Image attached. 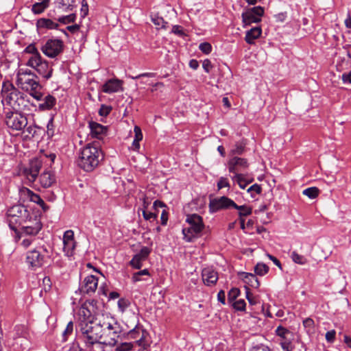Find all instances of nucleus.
Listing matches in <instances>:
<instances>
[{
  "instance_id": "28",
  "label": "nucleus",
  "mask_w": 351,
  "mask_h": 351,
  "mask_svg": "<svg viewBox=\"0 0 351 351\" xmlns=\"http://www.w3.org/2000/svg\"><path fill=\"white\" fill-rule=\"evenodd\" d=\"M262 33L261 27H254L246 32L245 40L249 44H252L254 39L258 38Z\"/></svg>"
},
{
  "instance_id": "57",
  "label": "nucleus",
  "mask_w": 351,
  "mask_h": 351,
  "mask_svg": "<svg viewBox=\"0 0 351 351\" xmlns=\"http://www.w3.org/2000/svg\"><path fill=\"white\" fill-rule=\"evenodd\" d=\"M336 332L334 330H329L326 333V339L328 342L332 343L335 339Z\"/></svg>"
},
{
  "instance_id": "21",
  "label": "nucleus",
  "mask_w": 351,
  "mask_h": 351,
  "mask_svg": "<svg viewBox=\"0 0 351 351\" xmlns=\"http://www.w3.org/2000/svg\"><path fill=\"white\" fill-rule=\"evenodd\" d=\"M89 127L92 136L98 139H101L107 133L108 128L106 126L95 121H90Z\"/></svg>"
},
{
  "instance_id": "7",
  "label": "nucleus",
  "mask_w": 351,
  "mask_h": 351,
  "mask_svg": "<svg viewBox=\"0 0 351 351\" xmlns=\"http://www.w3.org/2000/svg\"><path fill=\"white\" fill-rule=\"evenodd\" d=\"M5 123L12 130L21 131L27 126V119L21 113L8 112L5 115Z\"/></svg>"
},
{
  "instance_id": "54",
  "label": "nucleus",
  "mask_w": 351,
  "mask_h": 351,
  "mask_svg": "<svg viewBox=\"0 0 351 351\" xmlns=\"http://www.w3.org/2000/svg\"><path fill=\"white\" fill-rule=\"evenodd\" d=\"M245 149V145L242 143H237L234 148L232 150V152L235 154H241Z\"/></svg>"
},
{
  "instance_id": "51",
  "label": "nucleus",
  "mask_w": 351,
  "mask_h": 351,
  "mask_svg": "<svg viewBox=\"0 0 351 351\" xmlns=\"http://www.w3.org/2000/svg\"><path fill=\"white\" fill-rule=\"evenodd\" d=\"M262 191V187L261 185L254 184L251 186L248 189L247 192L251 193V195L253 196V193H256L257 194H261Z\"/></svg>"
},
{
  "instance_id": "3",
  "label": "nucleus",
  "mask_w": 351,
  "mask_h": 351,
  "mask_svg": "<svg viewBox=\"0 0 351 351\" xmlns=\"http://www.w3.org/2000/svg\"><path fill=\"white\" fill-rule=\"evenodd\" d=\"M102 324L103 334L99 346H114L121 335L119 324L112 317H106L103 318Z\"/></svg>"
},
{
  "instance_id": "60",
  "label": "nucleus",
  "mask_w": 351,
  "mask_h": 351,
  "mask_svg": "<svg viewBox=\"0 0 351 351\" xmlns=\"http://www.w3.org/2000/svg\"><path fill=\"white\" fill-rule=\"evenodd\" d=\"M256 275L262 276L263 275V263H258L254 267Z\"/></svg>"
},
{
  "instance_id": "20",
  "label": "nucleus",
  "mask_w": 351,
  "mask_h": 351,
  "mask_svg": "<svg viewBox=\"0 0 351 351\" xmlns=\"http://www.w3.org/2000/svg\"><path fill=\"white\" fill-rule=\"evenodd\" d=\"M27 263L32 267H40L44 263V256L36 250L27 253Z\"/></svg>"
},
{
  "instance_id": "37",
  "label": "nucleus",
  "mask_w": 351,
  "mask_h": 351,
  "mask_svg": "<svg viewBox=\"0 0 351 351\" xmlns=\"http://www.w3.org/2000/svg\"><path fill=\"white\" fill-rule=\"evenodd\" d=\"M75 0H60V8L62 10L71 11L76 6Z\"/></svg>"
},
{
  "instance_id": "49",
  "label": "nucleus",
  "mask_w": 351,
  "mask_h": 351,
  "mask_svg": "<svg viewBox=\"0 0 351 351\" xmlns=\"http://www.w3.org/2000/svg\"><path fill=\"white\" fill-rule=\"evenodd\" d=\"M130 304L129 300L125 298H121L118 301V306L122 312H123L130 306Z\"/></svg>"
},
{
  "instance_id": "39",
  "label": "nucleus",
  "mask_w": 351,
  "mask_h": 351,
  "mask_svg": "<svg viewBox=\"0 0 351 351\" xmlns=\"http://www.w3.org/2000/svg\"><path fill=\"white\" fill-rule=\"evenodd\" d=\"M63 250L68 256H72L75 247V241L63 242Z\"/></svg>"
},
{
  "instance_id": "47",
  "label": "nucleus",
  "mask_w": 351,
  "mask_h": 351,
  "mask_svg": "<svg viewBox=\"0 0 351 351\" xmlns=\"http://www.w3.org/2000/svg\"><path fill=\"white\" fill-rule=\"evenodd\" d=\"M199 49L204 54H209L212 51V46L209 43L204 42L199 45Z\"/></svg>"
},
{
  "instance_id": "25",
  "label": "nucleus",
  "mask_w": 351,
  "mask_h": 351,
  "mask_svg": "<svg viewBox=\"0 0 351 351\" xmlns=\"http://www.w3.org/2000/svg\"><path fill=\"white\" fill-rule=\"evenodd\" d=\"M39 181L43 188H49L56 183V177L51 172L45 171L40 176Z\"/></svg>"
},
{
  "instance_id": "5",
  "label": "nucleus",
  "mask_w": 351,
  "mask_h": 351,
  "mask_svg": "<svg viewBox=\"0 0 351 351\" xmlns=\"http://www.w3.org/2000/svg\"><path fill=\"white\" fill-rule=\"evenodd\" d=\"M186 221L189 223L188 228H183L184 239L191 242L194 238L199 237L204 228L202 217L197 214H191L186 216Z\"/></svg>"
},
{
  "instance_id": "30",
  "label": "nucleus",
  "mask_w": 351,
  "mask_h": 351,
  "mask_svg": "<svg viewBox=\"0 0 351 351\" xmlns=\"http://www.w3.org/2000/svg\"><path fill=\"white\" fill-rule=\"evenodd\" d=\"M17 88L13 85L12 82L10 81H5L3 82L2 89H1V95L3 99H5L6 95H10L9 93L14 92Z\"/></svg>"
},
{
  "instance_id": "58",
  "label": "nucleus",
  "mask_w": 351,
  "mask_h": 351,
  "mask_svg": "<svg viewBox=\"0 0 351 351\" xmlns=\"http://www.w3.org/2000/svg\"><path fill=\"white\" fill-rule=\"evenodd\" d=\"M228 181L226 178L221 177L217 183L218 189H221L223 187L229 186Z\"/></svg>"
},
{
  "instance_id": "9",
  "label": "nucleus",
  "mask_w": 351,
  "mask_h": 351,
  "mask_svg": "<svg viewBox=\"0 0 351 351\" xmlns=\"http://www.w3.org/2000/svg\"><path fill=\"white\" fill-rule=\"evenodd\" d=\"M147 332L142 328L136 326L126 334L128 339L131 340L134 346H138L143 349H146L149 345L146 340Z\"/></svg>"
},
{
  "instance_id": "45",
  "label": "nucleus",
  "mask_w": 351,
  "mask_h": 351,
  "mask_svg": "<svg viewBox=\"0 0 351 351\" xmlns=\"http://www.w3.org/2000/svg\"><path fill=\"white\" fill-rule=\"evenodd\" d=\"M73 331V323L71 321L67 324V326L62 333L63 341H66L67 340V336L71 335Z\"/></svg>"
},
{
  "instance_id": "53",
  "label": "nucleus",
  "mask_w": 351,
  "mask_h": 351,
  "mask_svg": "<svg viewBox=\"0 0 351 351\" xmlns=\"http://www.w3.org/2000/svg\"><path fill=\"white\" fill-rule=\"evenodd\" d=\"M134 132L135 134L134 140H136V142L141 141L143 139V134L141 128L137 125H135L134 128Z\"/></svg>"
},
{
  "instance_id": "55",
  "label": "nucleus",
  "mask_w": 351,
  "mask_h": 351,
  "mask_svg": "<svg viewBox=\"0 0 351 351\" xmlns=\"http://www.w3.org/2000/svg\"><path fill=\"white\" fill-rule=\"evenodd\" d=\"M39 88H35L34 90H29V94L32 97L38 101H40L43 97V93L38 90Z\"/></svg>"
},
{
  "instance_id": "22",
  "label": "nucleus",
  "mask_w": 351,
  "mask_h": 351,
  "mask_svg": "<svg viewBox=\"0 0 351 351\" xmlns=\"http://www.w3.org/2000/svg\"><path fill=\"white\" fill-rule=\"evenodd\" d=\"M122 81L118 79L108 80L102 86V90L106 93H115L121 88Z\"/></svg>"
},
{
  "instance_id": "32",
  "label": "nucleus",
  "mask_w": 351,
  "mask_h": 351,
  "mask_svg": "<svg viewBox=\"0 0 351 351\" xmlns=\"http://www.w3.org/2000/svg\"><path fill=\"white\" fill-rule=\"evenodd\" d=\"M27 193L32 202L36 203L38 205L42 206L43 208H45L46 204L39 195L34 193L29 189H27Z\"/></svg>"
},
{
  "instance_id": "13",
  "label": "nucleus",
  "mask_w": 351,
  "mask_h": 351,
  "mask_svg": "<svg viewBox=\"0 0 351 351\" xmlns=\"http://www.w3.org/2000/svg\"><path fill=\"white\" fill-rule=\"evenodd\" d=\"M42 167V162L38 158H34L29 161L28 167H24L22 170V175L29 182H34L38 177Z\"/></svg>"
},
{
  "instance_id": "4",
  "label": "nucleus",
  "mask_w": 351,
  "mask_h": 351,
  "mask_svg": "<svg viewBox=\"0 0 351 351\" xmlns=\"http://www.w3.org/2000/svg\"><path fill=\"white\" fill-rule=\"evenodd\" d=\"M29 211L22 204L14 205L7 211V220L9 227L14 230L16 234H19L18 227L24 224L27 217H29ZM18 239L20 238L17 235Z\"/></svg>"
},
{
  "instance_id": "42",
  "label": "nucleus",
  "mask_w": 351,
  "mask_h": 351,
  "mask_svg": "<svg viewBox=\"0 0 351 351\" xmlns=\"http://www.w3.org/2000/svg\"><path fill=\"white\" fill-rule=\"evenodd\" d=\"M240 290L238 288H232L228 293V300L230 303L233 302L239 295Z\"/></svg>"
},
{
  "instance_id": "12",
  "label": "nucleus",
  "mask_w": 351,
  "mask_h": 351,
  "mask_svg": "<svg viewBox=\"0 0 351 351\" xmlns=\"http://www.w3.org/2000/svg\"><path fill=\"white\" fill-rule=\"evenodd\" d=\"M235 206V202L226 196L214 198L210 200L209 210L210 213H216L220 210L229 209Z\"/></svg>"
},
{
  "instance_id": "41",
  "label": "nucleus",
  "mask_w": 351,
  "mask_h": 351,
  "mask_svg": "<svg viewBox=\"0 0 351 351\" xmlns=\"http://www.w3.org/2000/svg\"><path fill=\"white\" fill-rule=\"evenodd\" d=\"M133 348L132 342H122L116 348L114 351H130Z\"/></svg>"
},
{
  "instance_id": "6",
  "label": "nucleus",
  "mask_w": 351,
  "mask_h": 351,
  "mask_svg": "<svg viewBox=\"0 0 351 351\" xmlns=\"http://www.w3.org/2000/svg\"><path fill=\"white\" fill-rule=\"evenodd\" d=\"M18 84L21 88L25 91L34 90L35 88H41L37 76L31 72V71H25L18 73L17 78Z\"/></svg>"
},
{
  "instance_id": "33",
  "label": "nucleus",
  "mask_w": 351,
  "mask_h": 351,
  "mask_svg": "<svg viewBox=\"0 0 351 351\" xmlns=\"http://www.w3.org/2000/svg\"><path fill=\"white\" fill-rule=\"evenodd\" d=\"M24 52L31 53L33 55L29 59H37L38 57H41V55L37 49L34 43L29 44L25 49Z\"/></svg>"
},
{
  "instance_id": "56",
  "label": "nucleus",
  "mask_w": 351,
  "mask_h": 351,
  "mask_svg": "<svg viewBox=\"0 0 351 351\" xmlns=\"http://www.w3.org/2000/svg\"><path fill=\"white\" fill-rule=\"evenodd\" d=\"M143 216L145 220H149L151 219H156L158 217V214L156 213L147 212L146 210H143Z\"/></svg>"
},
{
  "instance_id": "16",
  "label": "nucleus",
  "mask_w": 351,
  "mask_h": 351,
  "mask_svg": "<svg viewBox=\"0 0 351 351\" xmlns=\"http://www.w3.org/2000/svg\"><path fill=\"white\" fill-rule=\"evenodd\" d=\"M36 106L31 103L27 96L23 94L20 96L19 100L18 101L17 105L15 106L14 111L19 113L30 114L32 112L35 110Z\"/></svg>"
},
{
  "instance_id": "52",
  "label": "nucleus",
  "mask_w": 351,
  "mask_h": 351,
  "mask_svg": "<svg viewBox=\"0 0 351 351\" xmlns=\"http://www.w3.org/2000/svg\"><path fill=\"white\" fill-rule=\"evenodd\" d=\"M54 128L53 119L51 118L47 125V135L50 137L53 136L54 134V128Z\"/></svg>"
},
{
  "instance_id": "23",
  "label": "nucleus",
  "mask_w": 351,
  "mask_h": 351,
  "mask_svg": "<svg viewBox=\"0 0 351 351\" xmlns=\"http://www.w3.org/2000/svg\"><path fill=\"white\" fill-rule=\"evenodd\" d=\"M239 275L244 282L249 287L258 288L260 286V282L258 279L257 275L245 272L239 273Z\"/></svg>"
},
{
  "instance_id": "64",
  "label": "nucleus",
  "mask_w": 351,
  "mask_h": 351,
  "mask_svg": "<svg viewBox=\"0 0 351 351\" xmlns=\"http://www.w3.org/2000/svg\"><path fill=\"white\" fill-rule=\"evenodd\" d=\"M292 258L293 260V261L296 263H299V264H303L304 262L302 261L303 260V256L298 254L297 253L295 252H293V254H292Z\"/></svg>"
},
{
  "instance_id": "15",
  "label": "nucleus",
  "mask_w": 351,
  "mask_h": 351,
  "mask_svg": "<svg viewBox=\"0 0 351 351\" xmlns=\"http://www.w3.org/2000/svg\"><path fill=\"white\" fill-rule=\"evenodd\" d=\"M276 333L282 339L280 342L282 350L284 351H292L293 349V346L292 345V340L293 338V333L281 326L277 328Z\"/></svg>"
},
{
  "instance_id": "2",
  "label": "nucleus",
  "mask_w": 351,
  "mask_h": 351,
  "mask_svg": "<svg viewBox=\"0 0 351 351\" xmlns=\"http://www.w3.org/2000/svg\"><path fill=\"white\" fill-rule=\"evenodd\" d=\"M104 158L103 153L97 142L88 143L80 152L78 166L85 171H93Z\"/></svg>"
},
{
  "instance_id": "1",
  "label": "nucleus",
  "mask_w": 351,
  "mask_h": 351,
  "mask_svg": "<svg viewBox=\"0 0 351 351\" xmlns=\"http://www.w3.org/2000/svg\"><path fill=\"white\" fill-rule=\"evenodd\" d=\"M97 315L98 302L93 299L86 300L77 313V335L90 350L99 346L103 334V319Z\"/></svg>"
},
{
  "instance_id": "35",
  "label": "nucleus",
  "mask_w": 351,
  "mask_h": 351,
  "mask_svg": "<svg viewBox=\"0 0 351 351\" xmlns=\"http://www.w3.org/2000/svg\"><path fill=\"white\" fill-rule=\"evenodd\" d=\"M233 180L238 183L240 188L244 189L246 186L252 182V180L246 181L245 176L242 173H237L233 178Z\"/></svg>"
},
{
  "instance_id": "43",
  "label": "nucleus",
  "mask_w": 351,
  "mask_h": 351,
  "mask_svg": "<svg viewBox=\"0 0 351 351\" xmlns=\"http://www.w3.org/2000/svg\"><path fill=\"white\" fill-rule=\"evenodd\" d=\"M40 129V128L36 127L35 125H29L28 126L25 130L23 131V132H27V134H25V137L26 138H32L35 136L36 134V130Z\"/></svg>"
},
{
  "instance_id": "36",
  "label": "nucleus",
  "mask_w": 351,
  "mask_h": 351,
  "mask_svg": "<svg viewBox=\"0 0 351 351\" xmlns=\"http://www.w3.org/2000/svg\"><path fill=\"white\" fill-rule=\"evenodd\" d=\"M319 193V190L317 187H309L304 189L302 192V194L307 196L311 199H314L318 196Z\"/></svg>"
},
{
  "instance_id": "14",
  "label": "nucleus",
  "mask_w": 351,
  "mask_h": 351,
  "mask_svg": "<svg viewBox=\"0 0 351 351\" xmlns=\"http://www.w3.org/2000/svg\"><path fill=\"white\" fill-rule=\"evenodd\" d=\"M263 15V8L256 6L250 8L242 14V20L245 25H250L252 23H257L261 21Z\"/></svg>"
},
{
  "instance_id": "38",
  "label": "nucleus",
  "mask_w": 351,
  "mask_h": 351,
  "mask_svg": "<svg viewBox=\"0 0 351 351\" xmlns=\"http://www.w3.org/2000/svg\"><path fill=\"white\" fill-rule=\"evenodd\" d=\"M152 22L154 23L156 26H157V28H167V25L168 23L165 21L162 17L159 16L158 15H155L154 17L152 18Z\"/></svg>"
},
{
  "instance_id": "18",
  "label": "nucleus",
  "mask_w": 351,
  "mask_h": 351,
  "mask_svg": "<svg viewBox=\"0 0 351 351\" xmlns=\"http://www.w3.org/2000/svg\"><path fill=\"white\" fill-rule=\"evenodd\" d=\"M150 253L151 249L149 247L146 246L143 247L139 253L135 254L130 261V265L134 269H141L143 266V262L147 258Z\"/></svg>"
},
{
  "instance_id": "34",
  "label": "nucleus",
  "mask_w": 351,
  "mask_h": 351,
  "mask_svg": "<svg viewBox=\"0 0 351 351\" xmlns=\"http://www.w3.org/2000/svg\"><path fill=\"white\" fill-rule=\"evenodd\" d=\"M233 208L239 210V217H246L252 213V208L245 205L238 206L235 204V206H233Z\"/></svg>"
},
{
  "instance_id": "17",
  "label": "nucleus",
  "mask_w": 351,
  "mask_h": 351,
  "mask_svg": "<svg viewBox=\"0 0 351 351\" xmlns=\"http://www.w3.org/2000/svg\"><path fill=\"white\" fill-rule=\"evenodd\" d=\"M248 167V162L245 158L233 157L228 161V169L230 172L240 173Z\"/></svg>"
},
{
  "instance_id": "44",
  "label": "nucleus",
  "mask_w": 351,
  "mask_h": 351,
  "mask_svg": "<svg viewBox=\"0 0 351 351\" xmlns=\"http://www.w3.org/2000/svg\"><path fill=\"white\" fill-rule=\"evenodd\" d=\"M76 16L75 14H71L66 16H62L58 19V21L64 24L73 23L75 21Z\"/></svg>"
},
{
  "instance_id": "46",
  "label": "nucleus",
  "mask_w": 351,
  "mask_h": 351,
  "mask_svg": "<svg viewBox=\"0 0 351 351\" xmlns=\"http://www.w3.org/2000/svg\"><path fill=\"white\" fill-rule=\"evenodd\" d=\"M246 303L244 300L240 299L232 302V306L237 311H245Z\"/></svg>"
},
{
  "instance_id": "19",
  "label": "nucleus",
  "mask_w": 351,
  "mask_h": 351,
  "mask_svg": "<svg viewBox=\"0 0 351 351\" xmlns=\"http://www.w3.org/2000/svg\"><path fill=\"white\" fill-rule=\"evenodd\" d=\"M202 278L205 285L213 287L218 280V272L212 267H206L202 269Z\"/></svg>"
},
{
  "instance_id": "31",
  "label": "nucleus",
  "mask_w": 351,
  "mask_h": 351,
  "mask_svg": "<svg viewBox=\"0 0 351 351\" xmlns=\"http://www.w3.org/2000/svg\"><path fill=\"white\" fill-rule=\"evenodd\" d=\"M49 5V0H43L40 3H36L32 5V10L34 14L42 13Z\"/></svg>"
},
{
  "instance_id": "27",
  "label": "nucleus",
  "mask_w": 351,
  "mask_h": 351,
  "mask_svg": "<svg viewBox=\"0 0 351 351\" xmlns=\"http://www.w3.org/2000/svg\"><path fill=\"white\" fill-rule=\"evenodd\" d=\"M9 94L10 95H6V97L4 99V100L8 105H9L13 110H14L15 106L17 105L20 96H22L23 93L16 89L14 92Z\"/></svg>"
},
{
  "instance_id": "59",
  "label": "nucleus",
  "mask_w": 351,
  "mask_h": 351,
  "mask_svg": "<svg viewBox=\"0 0 351 351\" xmlns=\"http://www.w3.org/2000/svg\"><path fill=\"white\" fill-rule=\"evenodd\" d=\"M43 283L44 285V289L45 291L50 290L51 287V280L49 277H47V276L45 277L43 279Z\"/></svg>"
},
{
  "instance_id": "61",
  "label": "nucleus",
  "mask_w": 351,
  "mask_h": 351,
  "mask_svg": "<svg viewBox=\"0 0 351 351\" xmlns=\"http://www.w3.org/2000/svg\"><path fill=\"white\" fill-rule=\"evenodd\" d=\"M202 66L206 73H209L210 69L213 67L211 62L208 59H206L204 60V62L202 63Z\"/></svg>"
},
{
  "instance_id": "63",
  "label": "nucleus",
  "mask_w": 351,
  "mask_h": 351,
  "mask_svg": "<svg viewBox=\"0 0 351 351\" xmlns=\"http://www.w3.org/2000/svg\"><path fill=\"white\" fill-rule=\"evenodd\" d=\"M69 351H84L83 348H82L78 342H73L69 348Z\"/></svg>"
},
{
  "instance_id": "24",
  "label": "nucleus",
  "mask_w": 351,
  "mask_h": 351,
  "mask_svg": "<svg viewBox=\"0 0 351 351\" xmlns=\"http://www.w3.org/2000/svg\"><path fill=\"white\" fill-rule=\"evenodd\" d=\"M36 26L38 30L55 29H58L59 24L50 19L40 18L37 20Z\"/></svg>"
},
{
  "instance_id": "50",
  "label": "nucleus",
  "mask_w": 351,
  "mask_h": 351,
  "mask_svg": "<svg viewBox=\"0 0 351 351\" xmlns=\"http://www.w3.org/2000/svg\"><path fill=\"white\" fill-rule=\"evenodd\" d=\"M75 241L74 233L72 230H66L63 236V242Z\"/></svg>"
},
{
  "instance_id": "8",
  "label": "nucleus",
  "mask_w": 351,
  "mask_h": 351,
  "mask_svg": "<svg viewBox=\"0 0 351 351\" xmlns=\"http://www.w3.org/2000/svg\"><path fill=\"white\" fill-rule=\"evenodd\" d=\"M64 43L60 39H48L41 47L42 52L49 58H54L62 53Z\"/></svg>"
},
{
  "instance_id": "62",
  "label": "nucleus",
  "mask_w": 351,
  "mask_h": 351,
  "mask_svg": "<svg viewBox=\"0 0 351 351\" xmlns=\"http://www.w3.org/2000/svg\"><path fill=\"white\" fill-rule=\"evenodd\" d=\"M172 32L179 36H183L184 34L182 27L180 25H173Z\"/></svg>"
},
{
  "instance_id": "10",
  "label": "nucleus",
  "mask_w": 351,
  "mask_h": 351,
  "mask_svg": "<svg viewBox=\"0 0 351 351\" xmlns=\"http://www.w3.org/2000/svg\"><path fill=\"white\" fill-rule=\"evenodd\" d=\"M27 65L34 68L45 80L49 79L52 75L53 68L49 66L48 62L43 60L42 57H38L37 59H29Z\"/></svg>"
},
{
  "instance_id": "11",
  "label": "nucleus",
  "mask_w": 351,
  "mask_h": 351,
  "mask_svg": "<svg viewBox=\"0 0 351 351\" xmlns=\"http://www.w3.org/2000/svg\"><path fill=\"white\" fill-rule=\"evenodd\" d=\"M23 232L27 235H36L42 229L43 225L40 217L30 215L25 220L24 224H21Z\"/></svg>"
},
{
  "instance_id": "48",
  "label": "nucleus",
  "mask_w": 351,
  "mask_h": 351,
  "mask_svg": "<svg viewBox=\"0 0 351 351\" xmlns=\"http://www.w3.org/2000/svg\"><path fill=\"white\" fill-rule=\"evenodd\" d=\"M112 109L111 106L102 104L99 110V114L100 116L106 117L110 113Z\"/></svg>"
},
{
  "instance_id": "26",
  "label": "nucleus",
  "mask_w": 351,
  "mask_h": 351,
  "mask_svg": "<svg viewBox=\"0 0 351 351\" xmlns=\"http://www.w3.org/2000/svg\"><path fill=\"white\" fill-rule=\"evenodd\" d=\"M98 279L93 275H90L84 279V291L86 293H93L97 287Z\"/></svg>"
},
{
  "instance_id": "40",
  "label": "nucleus",
  "mask_w": 351,
  "mask_h": 351,
  "mask_svg": "<svg viewBox=\"0 0 351 351\" xmlns=\"http://www.w3.org/2000/svg\"><path fill=\"white\" fill-rule=\"evenodd\" d=\"M150 276V274L147 269H143L141 271L134 273L132 277V282H136L141 281L142 280L141 276Z\"/></svg>"
},
{
  "instance_id": "29",
  "label": "nucleus",
  "mask_w": 351,
  "mask_h": 351,
  "mask_svg": "<svg viewBox=\"0 0 351 351\" xmlns=\"http://www.w3.org/2000/svg\"><path fill=\"white\" fill-rule=\"evenodd\" d=\"M56 103V99L51 95H47L44 99V102L39 104L38 108L41 110H47L51 109Z\"/></svg>"
}]
</instances>
